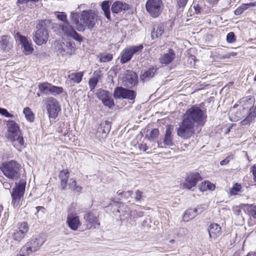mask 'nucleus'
I'll list each match as a JSON object with an SVG mask.
<instances>
[{
    "label": "nucleus",
    "instance_id": "1",
    "mask_svg": "<svg viewBox=\"0 0 256 256\" xmlns=\"http://www.w3.org/2000/svg\"><path fill=\"white\" fill-rule=\"evenodd\" d=\"M96 14L90 10H82L80 14L71 13L70 18L76 30L79 32L84 31L86 28L92 30L96 22Z\"/></svg>",
    "mask_w": 256,
    "mask_h": 256
},
{
    "label": "nucleus",
    "instance_id": "2",
    "mask_svg": "<svg viewBox=\"0 0 256 256\" xmlns=\"http://www.w3.org/2000/svg\"><path fill=\"white\" fill-rule=\"evenodd\" d=\"M7 131L6 137L12 142L13 146L19 152H22L25 148L24 142L21 134L18 125L12 120L6 122Z\"/></svg>",
    "mask_w": 256,
    "mask_h": 256
},
{
    "label": "nucleus",
    "instance_id": "3",
    "mask_svg": "<svg viewBox=\"0 0 256 256\" xmlns=\"http://www.w3.org/2000/svg\"><path fill=\"white\" fill-rule=\"evenodd\" d=\"M254 97L251 96L244 97L238 102V106H240L246 114L249 112L248 115L240 122L242 125L249 124L256 117V106H254Z\"/></svg>",
    "mask_w": 256,
    "mask_h": 256
},
{
    "label": "nucleus",
    "instance_id": "4",
    "mask_svg": "<svg viewBox=\"0 0 256 256\" xmlns=\"http://www.w3.org/2000/svg\"><path fill=\"white\" fill-rule=\"evenodd\" d=\"M206 117V113L197 106H192L189 108L183 116V118L194 126L196 124L203 125Z\"/></svg>",
    "mask_w": 256,
    "mask_h": 256
},
{
    "label": "nucleus",
    "instance_id": "5",
    "mask_svg": "<svg viewBox=\"0 0 256 256\" xmlns=\"http://www.w3.org/2000/svg\"><path fill=\"white\" fill-rule=\"evenodd\" d=\"M0 169L6 177L14 180L18 178L20 166L16 161L10 160L3 162Z\"/></svg>",
    "mask_w": 256,
    "mask_h": 256
},
{
    "label": "nucleus",
    "instance_id": "6",
    "mask_svg": "<svg viewBox=\"0 0 256 256\" xmlns=\"http://www.w3.org/2000/svg\"><path fill=\"white\" fill-rule=\"evenodd\" d=\"M26 185L25 180H20L18 182L16 183L15 187L12 190L11 192L12 204L14 208H19L22 204L21 198L24 196Z\"/></svg>",
    "mask_w": 256,
    "mask_h": 256
},
{
    "label": "nucleus",
    "instance_id": "7",
    "mask_svg": "<svg viewBox=\"0 0 256 256\" xmlns=\"http://www.w3.org/2000/svg\"><path fill=\"white\" fill-rule=\"evenodd\" d=\"M46 236L43 234L34 236L27 244L23 246L22 251L24 254H29L37 251L46 241Z\"/></svg>",
    "mask_w": 256,
    "mask_h": 256
},
{
    "label": "nucleus",
    "instance_id": "8",
    "mask_svg": "<svg viewBox=\"0 0 256 256\" xmlns=\"http://www.w3.org/2000/svg\"><path fill=\"white\" fill-rule=\"evenodd\" d=\"M194 124L182 118V122L177 129L178 136L184 139L190 138L194 134Z\"/></svg>",
    "mask_w": 256,
    "mask_h": 256
},
{
    "label": "nucleus",
    "instance_id": "9",
    "mask_svg": "<svg viewBox=\"0 0 256 256\" xmlns=\"http://www.w3.org/2000/svg\"><path fill=\"white\" fill-rule=\"evenodd\" d=\"M37 30L34 37V42L38 45L46 44L48 39V33L44 21L40 22L37 26Z\"/></svg>",
    "mask_w": 256,
    "mask_h": 256
},
{
    "label": "nucleus",
    "instance_id": "10",
    "mask_svg": "<svg viewBox=\"0 0 256 256\" xmlns=\"http://www.w3.org/2000/svg\"><path fill=\"white\" fill-rule=\"evenodd\" d=\"M146 8L148 12L153 18L158 17L162 10V0H148L146 4Z\"/></svg>",
    "mask_w": 256,
    "mask_h": 256
},
{
    "label": "nucleus",
    "instance_id": "11",
    "mask_svg": "<svg viewBox=\"0 0 256 256\" xmlns=\"http://www.w3.org/2000/svg\"><path fill=\"white\" fill-rule=\"evenodd\" d=\"M143 48L142 44L136 46H130L124 48L120 54V57L122 64L129 62L134 54L140 52Z\"/></svg>",
    "mask_w": 256,
    "mask_h": 256
},
{
    "label": "nucleus",
    "instance_id": "12",
    "mask_svg": "<svg viewBox=\"0 0 256 256\" xmlns=\"http://www.w3.org/2000/svg\"><path fill=\"white\" fill-rule=\"evenodd\" d=\"M44 102L46 105L49 116L55 118L58 116V112L60 110L57 100L54 98L48 97L44 100Z\"/></svg>",
    "mask_w": 256,
    "mask_h": 256
},
{
    "label": "nucleus",
    "instance_id": "13",
    "mask_svg": "<svg viewBox=\"0 0 256 256\" xmlns=\"http://www.w3.org/2000/svg\"><path fill=\"white\" fill-rule=\"evenodd\" d=\"M136 92L132 90L124 88L122 87H117L114 90V96L115 98H128L130 100H134Z\"/></svg>",
    "mask_w": 256,
    "mask_h": 256
},
{
    "label": "nucleus",
    "instance_id": "14",
    "mask_svg": "<svg viewBox=\"0 0 256 256\" xmlns=\"http://www.w3.org/2000/svg\"><path fill=\"white\" fill-rule=\"evenodd\" d=\"M16 41L18 42L24 48V52L26 54H31L34 48L31 44V41L28 40L26 37L22 36L20 33L16 32L14 35Z\"/></svg>",
    "mask_w": 256,
    "mask_h": 256
},
{
    "label": "nucleus",
    "instance_id": "15",
    "mask_svg": "<svg viewBox=\"0 0 256 256\" xmlns=\"http://www.w3.org/2000/svg\"><path fill=\"white\" fill-rule=\"evenodd\" d=\"M200 176L198 173H191L188 175L184 182L180 184L182 188L190 189L194 186L199 180Z\"/></svg>",
    "mask_w": 256,
    "mask_h": 256
},
{
    "label": "nucleus",
    "instance_id": "16",
    "mask_svg": "<svg viewBox=\"0 0 256 256\" xmlns=\"http://www.w3.org/2000/svg\"><path fill=\"white\" fill-rule=\"evenodd\" d=\"M136 74L132 70H127L122 78L123 85L130 88L136 84Z\"/></svg>",
    "mask_w": 256,
    "mask_h": 256
},
{
    "label": "nucleus",
    "instance_id": "17",
    "mask_svg": "<svg viewBox=\"0 0 256 256\" xmlns=\"http://www.w3.org/2000/svg\"><path fill=\"white\" fill-rule=\"evenodd\" d=\"M98 98L102 100L103 104L109 108H112L114 106V102L112 98L111 94L104 90H100L98 94Z\"/></svg>",
    "mask_w": 256,
    "mask_h": 256
},
{
    "label": "nucleus",
    "instance_id": "18",
    "mask_svg": "<svg viewBox=\"0 0 256 256\" xmlns=\"http://www.w3.org/2000/svg\"><path fill=\"white\" fill-rule=\"evenodd\" d=\"M246 113L242 109L236 104L230 111V118L231 121L236 122L242 118Z\"/></svg>",
    "mask_w": 256,
    "mask_h": 256
},
{
    "label": "nucleus",
    "instance_id": "19",
    "mask_svg": "<svg viewBox=\"0 0 256 256\" xmlns=\"http://www.w3.org/2000/svg\"><path fill=\"white\" fill-rule=\"evenodd\" d=\"M62 30L66 36L72 38L75 40L80 42L82 41V36L76 32L74 28L66 22L64 25L62 26Z\"/></svg>",
    "mask_w": 256,
    "mask_h": 256
},
{
    "label": "nucleus",
    "instance_id": "20",
    "mask_svg": "<svg viewBox=\"0 0 256 256\" xmlns=\"http://www.w3.org/2000/svg\"><path fill=\"white\" fill-rule=\"evenodd\" d=\"M84 218L86 220V224L88 229L96 228L100 226L98 218L93 214L89 212L86 214Z\"/></svg>",
    "mask_w": 256,
    "mask_h": 256
},
{
    "label": "nucleus",
    "instance_id": "21",
    "mask_svg": "<svg viewBox=\"0 0 256 256\" xmlns=\"http://www.w3.org/2000/svg\"><path fill=\"white\" fill-rule=\"evenodd\" d=\"M66 222L68 226L74 230H77L81 225L79 217L72 213L68 215Z\"/></svg>",
    "mask_w": 256,
    "mask_h": 256
},
{
    "label": "nucleus",
    "instance_id": "22",
    "mask_svg": "<svg viewBox=\"0 0 256 256\" xmlns=\"http://www.w3.org/2000/svg\"><path fill=\"white\" fill-rule=\"evenodd\" d=\"M110 124L107 122H102L96 133V136L100 139L104 138L110 131Z\"/></svg>",
    "mask_w": 256,
    "mask_h": 256
},
{
    "label": "nucleus",
    "instance_id": "23",
    "mask_svg": "<svg viewBox=\"0 0 256 256\" xmlns=\"http://www.w3.org/2000/svg\"><path fill=\"white\" fill-rule=\"evenodd\" d=\"M204 210V208L201 206H198L194 209L190 208L184 212L183 219L186 222H188L190 220L193 219L196 216L197 214H200Z\"/></svg>",
    "mask_w": 256,
    "mask_h": 256
},
{
    "label": "nucleus",
    "instance_id": "24",
    "mask_svg": "<svg viewBox=\"0 0 256 256\" xmlns=\"http://www.w3.org/2000/svg\"><path fill=\"white\" fill-rule=\"evenodd\" d=\"M208 232L210 238L215 239L221 234V227L218 224H211L208 227Z\"/></svg>",
    "mask_w": 256,
    "mask_h": 256
},
{
    "label": "nucleus",
    "instance_id": "25",
    "mask_svg": "<svg viewBox=\"0 0 256 256\" xmlns=\"http://www.w3.org/2000/svg\"><path fill=\"white\" fill-rule=\"evenodd\" d=\"M111 8L113 13L118 14L122 10H128L129 6L125 2L116 1L113 3Z\"/></svg>",
    "mask_w": 256,
    "mask_h": 256
},
{
    "label": "nucleus",
    "instance_id": "26",
    "mask_svg": "<svg viewBox=\"0 0 256 256\" xmlns=\"http://www.w3.org/2000/svg\"><path fill=\"white\" fill-rule=\"evenodd\" d=\"M172 128L170 126H167L164 138V143L167 146H172L174 145L173 138L172 136Z\"/></svg>",
    "mask_w": 256,
    "mask_h": 256
},
{
    "label": "nucleus",
    "instance_id": "27",
    "mask_svg": "<svg viewBox=\"0 0 256 256\" xmlns=\"http://www.w3.org/2000/svg\"><path fill=\"white\" fill-rule=\"evenodd\" d=\"M174 56L175 54L174 50L170 49L168 52L161 56L160 60L162 64H168L173 60Z\"/></svg>",
    "mask_w": 256,
    "mask_h": 256
},
{
    "label": "nucleus",
    "instance_id": "28",
    "mask_svg": "<svg viewBox=\"0 0 256 256\" xmlns=\"http://www.w3.org/2000/svg\"><path fill=\"white\" fill-rule=\"evenodd\" d=\"M60 180V186L62 190L66 188L68 179L69 178V172L68 170H63L60 172L58 175Z\"/></svg>",
    "mask_w": 256,
    "mask_h": 256
},
{
    "label": "nucleus",
    "instance_id": "29",
    "mask_svg": "<svg viewBox=\"0 0 256 256\" xmlns=\"http://www.w3.org/2000/svg\"><path fill=\"white\" fill-rule=\"evenodd\" d=\"M164 33V26L162 24L154 26L151 32V38L152 40L160 38Z\"/></svg>",
    "mask_w": 256,
    "mask_h": 256
},
{
    "label": "nucleus",
    "instance_id": "30",
    "mask_svg": "<svg viewBox=\"0 0 256 256\" xmlns=\"http://www.w3.org/2000/svg\"><path fill=\"white\" fill-rule=\"evenodd\" d=\"M1 48L4 49V52L8 51L12 47V43L10 42V38L7 36H4L0 40Z\"/></svg>",
    "mask_w": 256,
    "mask_h": 256
},
{
    "label": "nucleus",
    "instance_id": "31",
    "mask_svg": "<svg viewBox=\"0 0 256 256\" xmlns=\"http://www.w3.org/2000/svg\"><path fill=\"white\" fill-rule=\"evenodd\" d=\"M156 72V69L152 68L144 72L140 76V79L144 82L154 76Z\"/></svg>",
    "mask_w": 256,
    "mask_h": 256
},
{
    "label": "nucleus",
    "instance_id": "32",
    "mask_svg": "<svg viewBox=\"0 0 256 256\" xmlns=\"http://www.w3.org/2000/svg\"><path fill=\"white\" fill-rule=\"evenodd\" d=\"M83 75V72L72 73L68 76V78L73 82L78 84L81 82Z\"/></svg>",
    "mask_w": 256,
    "mask_h": 256
},
{
    "label": "nucleus",
    "instance_id": "33",
    "mask_svg": "<svg viewBox=\"0 0 256 256\" xmlns=\"http://www.w3.org/2000/svg\"><path fill=\"white\" fill-rule=\"evenodd\" d=\"M102 9L106 17L110 20V4L108 1H104L101 4Z\"/></svg>",
    "mask_w": 256,
    "mask_h": 256
},
{
    "label": "nucleus",
    "instance_id": "34",
    "mask_svg": "<svg viewBox=\"0 0 256 256\" xmlns=\"http://www.w3.org/2000/svg\"><path fill=\"white\" fill-rule=\"evenodd\" d=\"M242 208L247 210L250 216L256 219V205L243 204Z\"/></svg>",
    "mask_w": 256,
    "mask_h": 256
},
{
    "label": "nucleus",
    "instance_id": "35",
    "mask_svg": "<svg viewBox=\"0 0 256 256\" xmlns=\"http://www.w3.org/2000/svg\"><path fill=\"white\" fill-rule=\"evenodd\" d=\"M162 142H158L156 143L155 142L150 140V144H148V153H152L155 152L156 150L158 148H162Z\"/></svg>",
    "mask_w": 256,
    "mask_h": 256
},
{
    "label": "nucleus",
    "instance_id": "36",
    "mask_svg": "<svg viewBox=\"0 0 256 256\" xmlns=\"http://www.w3.org/2000/svg\"><path fill=\"white\" fill-rule=\"evenodd\" d=\"M52 84L47 82L40 83L38 85V89L42 93L50 94Z\"/></svg>",
    "mask_w": 256,
    "mask_h": 256
},
{
    "label": "nucleus",
    "instance_id": "37",
    "mask_svg": "<svg viewBox=\"0 0 256 256\" xmlns=\"http://www.w3.org/2000/svg\"><path fill=\"white\" fill-rule=\"evenodd\" d=\"M68 186L70 188L75 190L76 192L78 194L80 193L82 190V186L77 185L76 182L73 178L70 179Z\"/></svg>",
    "mask_w": 256,
    "mask_h": 256
},
{
    "label": "nucleus",
    "instance_id": "38",
    "mask_svg": "<svg viewBox=\"0 0 256 256\" xmlns=\"http://www.w3.org/2000/svg\"><path fill=\"white\" fill-rule=\"evenodd\" d=\"M23 113L24 114L26 119L30 122L34 121V115L32 112L31 109L28 107H26L24 109Z\"/></svg>",
    "mask_w": 256,
    "mask_h": 256
},
{
    "label": "nucleus",
    "instance_id": "39",
    "mask_svg": "<svg viewBox=\"0 0 256 256\" xmlns=\"http://www.w3.org/2000/svg\"><path fill=\"white\" fill-rule=\"evenodd\" d=\"M206 188L210 190H214L215 186L208 181L203 182L200 186V189L201 191H204Z\"/></svg>",
    "mask_w": 256,
    "mask_h": 256
},
{
    "label": "nucleus",
    "instance_id": "40",
    "mask_svg": "<svg viewBox=\"0 0 256 256\" xmlns=\"http://www.w3.org/2000/svg\"><path fill=\"white\" fill-rule=\"evenodd\" d=\"M112 59V55L108 53L102 54L100 56V61L102 62H106Z\"/></svg>",
    "mask_w": 256,
    "mask_h": 256
},
{
    "label": "nucleus",
    "instance_id": "41",
    "mask_svg": "<svg viewBox=\"0 0 256 256\" xmlns=\"http://www.w3.org/2000/svg\"><path fill=\"white\" fill-rule=\"evenodd\" d=\"M62 92L63 88L62 87L56 86L52 84L50 94L56 96L61 94Z\"/></svg>",
    "mask_w": 256,
    "mask_h": 256
},
{
    "label": "nucleus",
    "instance_id": "42",
    "mask_svg": "<svg viewBox=\"0 0 256 256\" xmlns=\"http://www.w3.org/2000/svg\"><path fill=\"white\" fill-rule=\"evenodd\" d=\"M240 192H242V186L238 183H236L230 190L231 195H236Z\"/></svg>",
    "mask_w": 256,
    "mask_h": 256
},
{
    "label": "nucleus",
    "instance_id": "43",
    "mask_svg": "<svg viewBox=\"0 0 256 256\" xmlns=\"http://www.w3.org/2000/svg\"><path fill=\"white\" fill-rule=\"evenodd\" d=\"M159 134V130L158 128H154L150 131V134L146 136V138H148L149 141L153 140L158 136Z\"/></svg>",
    "mask_w": 256,
    "mask_h": 256
},
{
    "label": "nucleus",
    "instance_id": "44",
    "mask_svg": "<svg viewBox=\"0 0 256 256\" xmlns=\"http://www.w3.org/2000/svg\"><path fill=\"white\" fill-rule=\"evenodd\" d=\"M29 230V226L28 223L23 222L21 223L18 226V230L22 232L24 235L28 232Z\"/></svg>",
    "mask_w": 256,
    "mask_h": 256
},
{
    "label": "nucleus",
    "instance_id": "45",
    "mask_svg": "<svg viewBox=\"0 0 256 256\" xmlns=\"http://www.w3.org/2000/svg\"><path fill=\"white\" fill-rule=\"evenodd\" d=\"M24 236L25 235L23 234L22 232H20L19 230L14 232L12 235L13 238L17 241L21 240L22 239Z\"/></svg>",
    "mask_w": 256,
    "mask_h": 256
},
{
    "label": "nucleus",
    "instance_id": "46",
    "mask_svg": "<svg viewBox=\"0 0 256 256\" xmlns=\"http://www.w3.org/2000/svg\"><path fill=\"white\" fill-rule=\"evenodd\" d=\"M98 82V78L96 77L91 78L89 80V86L91 90L94 89Z\"/></svg>",
    "mask_w": 256,
    "mask_h": 256
},
{
    "label": "nucleus",
    "instance_id": "47",
    "mask_svg": "<svg viewBox=\"0 0 256 256\" xmlns=\"http://www.w3.org/2000/svg\"><path fill=\"white\" fill-rule=\"evenodd\" d=\"M56 18L62 20V21H63L64 22H65L66 23V22H68L67 21V16H66V14H64V12H57L56 14Z\"/></svg>",
    "mask_w": 256,
    "mask_h": 256
},
{
    "label": "nucleus",
    "instance_id": "48",
    "mask_svg": "<svg viewBox=\"0 0 256 256\" xmlns=\"http://www.w3.org/2000/svg\"><path fill=\"white\" fill-rule=\"evenodd\" d=\"M226 41L228 43H232L236 41L234 32H230L227 34Z\"/></svg>",
    "mask_w": 256,
    "mask_h": 256
},
{
    "label": "nucleus",
    "instance_id": "49",
    "mask_svg": "<svg viewBox=\"0 0 256 256\" xmlns=\"http://www.w3.org/2000/svg\"><path fill=\"white\" fill-rule=\"evenodd\" d=\"M188 0H178L177 7L180 10H182L186 6Z\"/></svg>",
    "mask_w": 256,
    "mask_h": 256
},
{
    "label": "nucleus",
    "instance_id": "50",
    "mask_svg": "<svg viewBox=\"0 0 256 256\" xmlns=\"http://www.w3.org/2000/svg\"><path fill=\"white\" fill-rule=\"evenodd\" d=\"M66 47L68 48V50L66 52L69 54H71L74 50V44L69 42L67 43Z\"/></svg>",
    "mask_w": 256,
    "mask_h": 256
},
{
    "label": "nucleus",
    "instance_id": "51",
    "mask_svg": "<svg viewBox=\"0 0 256 256\" xmlns=\"http://www.w3.org/2000/svg\"><path fill=\"white\" fill-rule=\"evenodd\" d=\"M192 8L194 10L195 12L197 14H200L202 10V6L198 4L193 3Z\"/></svg>",
    "mask_w": 256,
    "mask_h": 256
},
{
    "label": "nucleus",
    "instance_id": "52",
    "mask_svg": "<svg viewBox=\"0 0 256 256\" xmlns=\"http://www.w3.org/2000/svg\"><path fill=\"white\" fill-rule=\"evenodd\" d=\"M0 114L7 118H13L14 116L8 112V111L4 108H0Z\"/></svg>",
    "mask_w": 256,
    "mask_h": 256
},
{
    "label": "nucleus",
    "instance_id": "53",
    "mask_svg": "<svg viewBox=\"0 0 256 256\" xmlns=\"http://www.w3.org/2000/svg\"><path fill=\"white\" fill-rule=\"evenodd\" d=\"M242 205L243 204L240 206H235L232 208V210L236 214L239 215L240 214L241 208H244Z\"/></svg>",
    "mask_w": 256,
    "mask_h": 256
},
{
    "label": "nucleus",
    "instance_id": "54",
    "mask_svg": "<svg viewBox=\"0 0 256 256\" xmlns=\"http://www.w3.org/2000/svg\"><path fill=\"white\" fill-rule=\"evenodd\" d=\"M142 192L139 190H136L135 192L136 196L134 199L136 201H140L142 198Z\"/></svg>",
    "mask_w": 256,
    "mask_h": 256
},
{
    "label": "nucleus",
    "instance_id": "55",
    "mask_svg": "<svg viewBox=\"0 0 256 256\" xmlns=\"http://www.w3.org/2000/svg\"><path fill=\"white\" fill-rule=\"evenodd\" d=\"M139 148L140 150L146 152L148 150V144L145 143H142L139 146Z\"/></svg>",
    "mask_w": 256,
    "mask_h": 256
},
{
    "label": "nucleus",
    "instance_id": "56",
    "mask_svg": "<svg viewBox=\"0 0 256 256\" xmlns=\"http://www.w3.org/2000/svg\"><path fill=\"white\" fill-rule=\"evenodd\" d=\"M236 55V53L235 52H229L223 56H222V58H230L231 56H234Z\"/></svg>",
    "mask_w": 256,
    "mask_h": 256
},
{
    "label": "nucleus",
    "instance_id": "57",
    "mask_svg": "<svg viewBox=\"0 0 256 256\" xmlns=\"http://www.w3.org/2000/svg\"><path fill=\"white\" fill-rule=\"evenodd\" d=\"M251 172H252L254 181L256 182V166L255 165L252 167Z\"/></svg>",
    "mask_w": 256,
    "mask_h": 256
},
{
    "label": "nucleus",
    "instance_id": "58",
    "mask_svg": "<svg viewBox=\"0 0 256 256\" xmlns=\"http://www.w3.org/2000/svg\"><path fill=\"white\" fill-rule=\"evenodd\" d=\"M244 12V11L242 10V8L240 6L239 8H236L235 10H234V14L236 15H240L241 14L242 12Z\"/></svg>",
    "mask_w": 256,
    "mask_h": 256
},
{
    "label": "nucleus",
    "instance_id": "59",
    "mask_svg": "<svg viewBox=\"0 0 256 256\" xmlns=\"http://www.w3.org/2000/svg\"><path fill=\"white\" fill-rule=\"evenodd\" d=\"M234 158V155L230 154L225 159L228 162V163L232 160Z\"/></svg>",
    "mask_w": 256,
    "mask_h": 256
},
{
    "label": "nucleus",
    "instance_id": "60",
    "mask_svg": "<svg viewBox=\"0 0 256 256\" xmlns=\"http://www.w3.org/2000/svg\"><path fill=\"white\" fill-rule=\"evenodd\" d=\"M240 7L242 8V10L244 12V10L248 8V4H243L240 6Z\"/></svg>",
    "mask_w": 256,
    "mask_h": 256
},
{
    "label": "nucleus",
    "instance_id": "61",
    "mask_svg": "<svg viewBox=\"0 0 256 256\" xmlns=\"http://www.w3.org/2000/svg\"><path fill=\"white\" fill-rule=\"evenodd\" d=\"M3 185L5 188L9 189L10 188V185L8 183L4 182L3 184Z\"/></svg>",
    "mask_w": 256,
    "mask_h": 256
},
{
    "label": "nucleus",
    "instance_id": "62",
    "mask_svg": "<svg viewBox=\"0 0 256 256\" xmlns=\"http://www.w3.org/2000/svg\"><path fill=\"white\" fill-rule=\"evenodd\" d=\"M228 164V162H227V161L226 160V159L222 160L220 162V165L222 166H224V165H226V164Z\"/></svg>",
    "mask_w": 256,
    "mask_h": 256
},
{
    "label": "nucleus",
    "instance_id": "63",
    "mask_svg": "<svg viewBox=\"0 0 256 256\" xmlns=\"http://www.w3.org/2000/svg\"><path fill=\"white\" fill-rule=\"evenodd\" d=\"M36 212H38V211L40 210V209H42L44 210V208L42 207V206H37L36 207Z\"/></svg>",
    "mask_w": 256,
    "mask_h": 256
},
{
    "label": "nucleus",
    "instance_id": "64",
    "mask_svg": "<svg viewBox=\"0 0 256 256\" xmlns=\"http://www.w3.org/2000/svg\"><path fill=\"white\" fill-rule=\"evenodd\" d=\"M211 3H215L218 0H208Z\"/></svg>",
    "mask_w": 256,
    "mask_h": 256
}]
</instances>
